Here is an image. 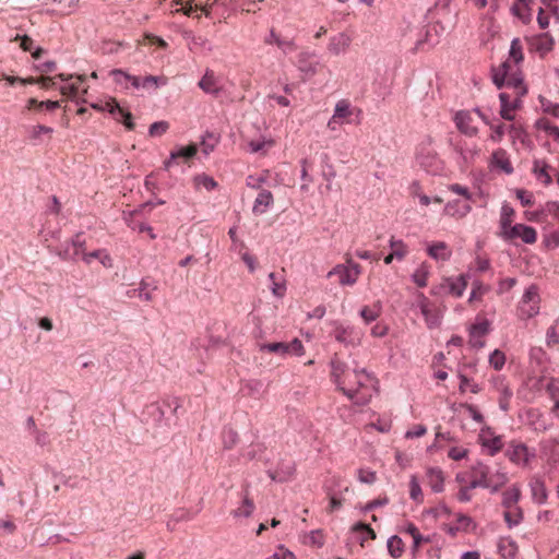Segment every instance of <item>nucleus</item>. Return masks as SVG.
<instances>
[{
    "label": "nucleus",
    "instance_id": "obj_22",
    "mask_svg": "<svg viewBox=\"0 0 559 559\" xmlns=\"http://www.w3.org/2000/svg\"><path fill=\"white\" fill-rule=\"evenodd\" d=\"M294 472H295V467L293 464H286V465L283 464L281 467H278L275 471L269 469L267 475L273 481L284 483V481H287L292 477Z\"/></svg>",
    "mask_w": 559,
    "mask_h": 559
},
{
    "label": "nucleus",
    "instance_id": "obj_56",
    "mask_svg": "<svg viewBox=\"0 0 559 559\" xmlns=\"http://www.w3.org/2000/svg\"><path fill=\"white\" fill-rule=\"evenodd\" d=\"M72 249L75 251L78 258L85 253V239L83 233H78L71 240Z\"/></svg>",
    "mask_w": 559,
    "mask_h": 559
},
{
    "label": "nucleus",
    "instance_id": "obj_16",
    "mask_svg": "<svg viewBox=\"0 0 559 559\" xmlns=\"http://www.w3.org/2000/svg\"><path fill=\"white\" fill-rule=\"evenodd\" d=\"M197 151L198 148L194 144L173 151L169 159L165 160L164 168L168 170L178 158H182L186 162L191 159L197 154Z\"/></svg>",
    "mask_w": 559,
    "mask_h": 559
},
{
    "label": "nucleus",
    "instance_id": "obj_44",
    "mask_svg": "<svg viewBox=\"0 0 559 559\" xmlns=\"http://www.w3.org/2000/svg\"><path fill=\"white\" fill-rule=\"evenodd\" d=\"M166 84L167 78L165 76L146 75L142 79L143 88H157L158 86Z\"/></svg>",
    "mask_w": 559,
    "mask_h": 559
},
{
    "label": "nucleus",
    "instance_id": "obj_43",
    "mask_svg": "<svg viewBox=\"0 0 559 559\" xmlns=\"http://www.w3.org/2000/svg\"><path fill=\"white\" fill-rule=\"evenodd\" d=\"M481 444L483 447L487 448L489 450V454L493 456L502 449V440L501 437L497 436L491 439H483L481 438Z\"/></svg>",
    "mask_w": 559,
    "mask_h": 559
},
{
    "label": "nucleus",
    "instance_id": "obj_24",
    "mask_svg": "<svg viewBox=\"0 0 559 559\" xmlns=\"http://www.w3.org/2000/svg\"><path fill=\"white\" fill-rule=\"evenodd\" d=\"M382 311V306L380 301H376L372 306H364L359 311V316L364 320L366 324H369L376 321Z\"/></svg>",
    "mask_w": 559,
    "mask_h": 559
},
{
    "label": "nucleus",
    "instance_id": "obj_17",
    "mask_svg": "<svg viewBox=\"0 0 559 559\" xmlns=\"http://www.w3.org/2000/svg\"><path fill=\"white\" fill-rule=\"evenodd\" d=\"M427 483L433 492H441L444 485L443 472L438 467H429L426 472Z\"/></svg>",
    "mask_w": 559,
    "mask_h": 559
},
{
    "label": "nucleus",
    "instance_id": "obj_29",
    "mask_svg": "<svg viewBox=\"0 0 559 559\" xmlns=\"http://www.w3.org/2000/svg\"><path fill=\"white\" fill-rule=\"evenodd\" d=\"M466 281L463 275L457 278H447V287L451 295L461 297L466 288Z\"/></svg>",
    "mask_w": 559,
    "mask_h": 559
},
{
    "label": "nucleus",
    "instance_id": "obj_33",
    "mask_svg": "<svg viewBox=\"0 0 559 559\" xmlns=\"http://www.w3.org/2000/svg\"><path fill=\"white\" fill-rule=\"evenodd\" d=\"M489 331V323L488 321H483L479 323H476L472 326L471 330V343L473 346L483 347L484 342L483 341H474L476 336H484Z\"/></svg>",
    "mask_w": 559,
    "mask_h": 559
},
{
    "label": "nucleus",
    "instance_id": "obj_28",
    "mask_svg": "<svg viewBox=\"0 0 559 559\" xmlns=\"http://www.w3.org/2000/svg\"><path fill=\"white\" fill-rule=\"evenodd\" d=\"M510 68V63L504 61L498 70H493L492 81L499 90L507 85Z\"/></svg>",
    "mask_w": 559,
    "mask_h": 559
},
{
    "label": "nucleus",
    "instance_id": "obj_61",
    "mask_svg": "<svg viewBox=\"0 0 559 559\" xmlns=\"http://www.w3.org/2000/svg\"><path fill=\"white\" fill-rule=\"evenodd\" d=\"M449 190L453 193L464 197L465 201H472V199H473V195L469 193L468 189L459 183L450 185Z\"/></svg>",
    "mask_w": 559,
    "mask_h": 559
},
{
    "label": "nucleus",
    "instance_id": "obj_39",
    "mask_svg": "<svg viewBox=\"0 0 559 559\" xmlns=\"http://www.w3.org/2000/svg\"><path fill=\"white\" fill-rule=\"evenodd\" d=\"M503 516L508 527L512 528L513 526L521 523V521L523 520V512L520 507H515L514 512L511 510H507Z\"/></svg>",
    "mask_w": 559,
    "mask_h": 559
},
{
    "label": "nucleus",
    "instance_id": "obj_63",
    "mask_svg": "<svg viewBox=\"0 0 559 559\" xmlns=\"http://www.w3.org/2000/svg\"><path fill=\"white\" fill-rule=\"evenodd\" d=\"M224 445L226 449L233 448L237 442V432L233 429H228L224 431Z\"/></svg>",
    "mask_w": 559,
    "mask_h": 559
},
{
    "label": "nucleus",
    "instance_id": "obj_12",
    "mask_svg": "<svg viewBox=\"0 0 559 559\" xmlns=\"http://www.w3.org/2000/svg\"><path fill=\"white\" fill-rule=\"evenodd\" d=\"M439 25L432 24L428 25L425 31L424 38H419L416 41L415 48L417 50H424L426 46L428 48L433 47L439 43V32H438Z\"/></svg>",
    "mask_w": 559,
    "mask_h": 559
},
{
    "label": "nucleus",
    "instance_id": "obj_7",
    "mask_svg": "<svg viewBox=\"0 0 559 559\" xmlns=\"http://www.w3.org/2000/svg\"><path fill=\"white\" fill-rule=\"evenodd\" d=\"M417 305L429 329L436 328L440 324L439 312L432 308L431 302L423 293L417 295Z\"/></svg>",
    "mask_w": 559,
    "mask_h": 559
},
{
    "label": "nucleus",
    "instance_id": "obj_40",
    "mask_svg": "<svg viewBox=\"0 0 559 559\" xmlns=\"http://www.w3.org/2000/svg\"><path fill=\"white\" fill-rule=\"evenodd\" d=\"M507 86L520 88L521 91L519 93V96H524L527 93V88L524 86V83H523V78H522L521 73H518V72H515V73L509 72V76L507 80Z\"/></svg>",
    "mask_w": 559,
    "mask_h": 559
},
{
    "label": "nucleus",
    "instance_id": "obj_25",
    "mask_svg": "<svg viewBox=\"0 0 559 559\" xmlns=\"http://www.w3.org/2000/svg\"><path fill=\"white\" fill-rule=\"evenodd\" d=\"M312 55L301 52L298 56V69L306 75H314L317 73L318 62L311 61Z\"/></svg>",
    "mask_w": 559,
    "mask_h": 559
},
{
    "label": "nucleus",
    "instance_id": "obj_1",
    "mask_svg": "<svg viewBox=\"0 0 559 559\" xmlns=\"http://www.w3.org/2000/svg\"><path fill=\"white\" fill-rule=\"evenodd\" d=\"M431 138H428L419 145L416 159L420 167H423L427 173L436 175L441 171L442 162L437 152L431 147Z\"/></svg>",
    "mask_w": 559,
    "mask_h": 559
},
{
    "label": "nucleus",
    "instance_id": "obj_9",
    "mask_svg": "<svg viewBox=\"0 0 559 559\" xmlns=\"http://www.w3.org/2000/svg\"><path fill=\"white\" fill-rule=\"evenodd\" d=\"M358 273H359L358 264H355L353 270L347 269L343 264H337L335 267H333L328 273V277L332 278L334 276H337L338 283L341 285H353L357 281Z\"/></svg>",
    "mask_w": 559,
    "mask_h": 559
},
{
    "label": "nucleus",
    "instance_id": "obj_53",
    "mask_svg": "<svg viewBox=\"0 0 559 559\" xmlns=\"http://www.w3.org/2000/svg\"><path fill=\"white\" fill-rule=\"evenodd\" d=\"M472 472L476 478L488 480L490 478V471L487 465L481 462H477L473 467Z\"/></svg>",
    "mask_w": 559,
    "mask_h": 559
},
{
    "label": "nucleus",
    "instance_id": "obj_26",
    "mask_svg": "<svg viewBox=\"0 0 559 559\" xmlns=\"http://www.w3.org/2000/svg\"><path fill=\"white\" fill-rule=\"evenodd\" d=\"M548 167L549 166L545 160L539 159H536L533 165V173L545 186H549L552 182V178L548 174Z\"/></svg>",
    "mask_w": 559,
    "mask_h": 559
},
{
    "label": "nucleus",
    "instance_id": "obj_31",
    "mask_svg": "<svg viewBox=\"0 0 559 559\" xmlns=\"http://www.w3.org/2000/svg\"><path fill=\"white\" fill-rule=\"evenodd\" d=\"M499 99H500V105H501L500 116L504 120H509V121L513 120L514 116L511 114V111L516 109V105H511L510 96L507 93H500Z\"/></svg>",
    "mask_w": 559,
    "mask_h": 559
},
{
    "label": "nucleus",
    "instance_id": "obj_2",
    "mask_svg": "<svg viewBox=\"0 0 559 559\" xmlns=\"http://www.w3.org/2000/svg\"><path fill=\"white\" fill-rule=\"evenodd\" d=\"M332 325L334 326L333 336L337 342L352 347L360 345L364 333L358 328L344 325L338 321H333Z\"/></svg>",
    "mask_w": 559,
    "mask_h": 559
},
{
    "label": "nucleus",
    "instance_id": "obj_21",
    "mask_svg": "<svg viewBox=\"0 0 559 559\" xmlns=\"http://www.w3.org/2000/svg\"><path fill=\"white\" fill-rule=\"evenodd\" d=\"M530 486L533 499L539 504L545 503L547 500V490L544 480L539 477H534Z\"/></svg>",
    "mask_w": 559,
    "mask_h": 559
},
{
    "label": "nucleus",
    "instance_id": "obj_15",
    "mask_svg": "<svg viewBox=\"0 0 559 559\" xmlns=\"http://www.w3.org/2000/svg\"><path fill=\"white\" fill-rule=\"evenodd\" d=\"M352 38L346 33H338L330 39L328 49L331 53L337 56L345 52L349 47Z\"/></svg>",
    "mask_w": 559,
    "mask_h": 559
},
{
    "label": "nucleus",
    "instance_id": "obj_47",
    "mask_svg": "<svg viewBox=\"0 0 559 559\" xmlns=\"http://www.w3.org/2000/svg\"><path fill=\"white\" fill-rule=\"evenodd\" d=\"M390 248L397 260L405 258L407 253L406 245L402 240L390 239Z\"/></svg>",
    "mask_w": 559,
    "mask_h": 559
},
{
    "label": "nucleus",
    "instance_id": "obj_60",
    "mask_svg": "<svg viewBox=\"0 0 559 559\" xmlns=\"http://www.w3.org/2000/svg\"><path fill=\"white\" fill-rule=\"evenodd\" d=\"M508 481V476H499V481H493V478H489L486 480L488 486H484V488L490 489L492 493L498 492L499 489L504 486Z\"/></svg>",
    "mask_w": 559,
    "mask_h": 559
},
{
    "label": "nucleus",
    "instance_id": "obj_50",
    "mask_svg": "<svg viewBox=\"0 0 559 559\" xmlns=\"http://www.w3.org/2000/svg\"><path fill=\"white\" fill-rule=\"evenodd\" d=\"M546 342L547 345L559 344V318L547 330Z\"/></svg>",
    "mask_w": 559,
    "mask_h": 559
},
{
    "label": "nucleus",
    "instance_id": "obj_32",
    "mask_svg": "<svg viewBox=\"0 0 559 559\" xmlns=\"http://www.w3.org/2000/svg\"><path fill=\"white\" fill-rule=\"evenodd\" d=\"M429 274H430V266L424 262L413 273L412 280L418 287H426Z\"/></svg>",
    "mask_w": 559,
    "mask_h": 559
},
{
    "label": "nucleus",
    "instance_id": "obj_8",
    "mask_svg": "<svg viewBox=\"0 0 559 559\" xmlns=\"http://www.w3.org/2000/svg\"><path fill=\"white\" fill-rule=\"evenodd\" d=\"M347 377H353L355 379V386L349 388V389L357 390L355 392L353 401H355V403L358 405L367 404L368 397H366V396L358 397V393L361 388H365L372 382L371 376L365 369H361V370L354 369L350 373L347 374Z\"/></svg>",
    "mask_w": 559,
    "mask_h": 559
},
{
    "label": "nucleus",
    "instance_id": "obj_46",
    "mask_svg": "<svg viewBox=\"0 0 559 559\" xmlns=\"http://www.w3.org/2000/svg\"><path fill=\"white\" fill-rule=\"evenodd\" d=\"M495 159V164L500 167L504 173L511 174L513 171V167L508 158L504 157L503 151L495 152L492 155Z\"/></svg>",
    "mask_w": 559,
    "mask_h": 559
},
{
    "label": "nucleus",
    "instance_id": "obj_13",
    "mask_svg": "<svg viewBox=\"0 0 559 559\" xmlns=\"http://www.w3.org/2000/svg\"><path fill=\"white\" fill-rule=\"evenodd\" d=\"M507 455L516 464H527L530 461L528 448L524 443H511L507 451Z\"/></svg>",
    "mask_w": 559,
    "mask_h": 559
},
{
    "label": "nucleus",
    "instance_id": "obj_14",
    "mask_svg": "<svg viewBox=\"0 0 559 559\" xmlns=\"http://www.w3.org/2000/svg\"><path fill=\"white\" fill-rule=\"evenodd\" d=\"M199 87L206 94L217 96L221 92L217 79L212 70H206L202 79L198 83Z\"/></svg>",
    "mask_w": 559,
    "mask_h": 559
},
{
    "label": "nucleus",
    "instance_id": "obj_48",
    "mask_svg": "<svg viewBox=\"0 0 559 559\" xmlns=\"http://www.w3.org/2000/svg\"><path fill=\"white\" fill-rule=\"evenodd\" d=\"M260 350H267L281 356L287 354V345L284 342H275L260 345Z\"/></svg>",
    "mask_w": 559,
    "mask_h": 559
},
{
    "label": "nucleus",
    "instance_id": "obj_11",
    "mask_svg": "<svg viewBox=\"0 0 559 559\" xmlns=\"http://www.w3.org/2000/svg\"><path fill=\"white\" fill-rule=\"evenodd\" d=\"M472 210L469 201L453 200L449 201L444 206V213L452 217L462 218Z\"/></svg>",
    "mask_w": 559,
    "mask_h": 559
},
{
    "label": "nucleus",
    "instance_id": "obj_55",
    "mask_svg": "<svg viewBox=\"0 0 559 559\" xmlns=\"http://www.w3.org/2000/svg\"><path fill=\"white\" fill-rule=\"evenodd\" d=\"M169 128V123L167 121H156L152 123L148 128V134L151 136H160L163 135Z\"/></svg>",
    "mask_w": 559,
    "mask_h": 559
},
{
    "label": "nucleus",
    "instance_id": "obj_27",
    "mask_svg": "<svg viewBox=\"0 0 559 559\" xmlns=\"http://www.w3.org/2000/svg\"><path fill=\"white\" fill-rule=\"evenodd\" d=\"M521 498V490L518 486H512L502 493V506L507 510H511L516 506Z\"/></svg>",
    "mask_w": 559,
    "mask_h": 559
},
{
    "label": "nucleus",
    "instance_id": "obj_34",
    "mask_svg": "<svg viewBox=\"0 0 559 559\" xmlns=\"http://www.w3.org/2000/svg\"><path fill=\"white\" fill-rule=\"evenodd\" d=\"M254 511V503L252 499L248 497L246 493L242 499V503L240 507L235 509L231 513L235 518H249Z\"/></svg>",
    "mask_w": 559,
    "mask_h": 559
},
{
    "label": "nucleus",
    "instance_id": "obj_6",
    "mask_svg": "<svg viewBox=\"0 0 559 559\" xmlns=\"http://www.w3.org/2000/svg\"><path fill=\"white\" fill-rule=\"evenodd\" d=\"M507 239L521 238L525 243H534L537 239V233L534 227L524 224H515L503 231Z\"/></svg>",
    "mask_w": 559,
    "mask_h": 559
},
{
    "label": "nucleus",
    "instance_id": "obj_52",
    "mask_svg": "<svg viewBox=\"0 0 559 559\" xmlns=\"http://www.w3.org/2000/svg\"><path fill=\"white\" fill-rule=\"evenodd\" d=\"M409 496L416 502H419V501L423 500L421 488H420V485H419L416 476H412V478H411V481H409Z\"/></svg>",
    "mask_w": 559,
    "mask_h": 559
},
{
    "label": "nucleus",
    "instance_id": "obj_59",
    "mask_svg": "<svg viewBox=\"0 0 559 559\" xmlns=\"http://www.w3.org/2000/svg\"><path fill=\"white\" fill-rule=\"evenodd\" d=\"M377 479L376 473L370 469H358V480L364 484H373Z\"/></svg>",
    "mask_w": 559,
    "mask_h": 559
},
{
    "label": "nucleus",
    "instance_id": "obj_35",
    "mask_svg": "<svg viewBox=\"0 0 559 559\" xmlns=\"http://www.w3.org/2000/svg\"><path fill=\"white\" fill-rule=\"evenodd\" d=\"M60 107V103L58 100H37L36 98H29L27 102V108L32 109H46L49 111L56 110Z\"/></svg>",
    "mask_w": 559,
    "mask_h": 559
},
{
    "label": "nucleus",
    "instance_id": "obj_54",
    "mask_svg": "<svg viewBox=\"0 0 559 559\" xmlns=\"http://www.w3.org/2000/svg\"><path fill=\"white\" fill-rule=\"evenodd\" d=\"M271 37H274V43L277 45L278 48L286 51H293L296 49L295 43L293 40H286L282 39L274 29H271Z\"/></svg>",
    "mask_w": 559,
    "mask_h": 559
},
{
    "label": "nucleus",
    "instance_id": "obj_19",
    "mask_svg": "<svg viewBox=\"0 0 559 559\" xmlns=\"http://www.w3.org/2000/svg\"><path fill=\"white\" fill-rule=\"evenodd\" d=\"M109 111L114 116V118L117 121L123 123V126L128 130H133L135 128V123L133 122L132 114L130 111L126 110L124 108L120 107L119 104L116 103L114 106H111Z\"/></svg>",
    "mask_w": 559,
    "mask_h": 559
},
{
    "label": "nucleus",
    "instance_id": "obj_4",
    "mask_svg": "<svg viewBox=\"0 0 559 559\" xmlns=\"http://www.w3.org/2000/svg\"><path fill=\"white\" fill-rule=\"evenodd\" d=\"M449 143L453 151L457 154L459 164L462 167H467L471 165L476 156L479 154V148L477 145H469L466 141L462 139H450Z\"/></svg>",
    "mask_w": 559,
    "mask_h": 559
},
{
    "label": "nucleus",
    "instance_id": "obj_18",
    "mask_svg": "<svg viewBox=\"0 0 559 559\" xmlns=\"http://www.w3.org/2000/svg\"><path fill=\"white\" fill-rule=\"evenodd\" d=\"M273 201L272 192L269 190H262L254 200L252 212L255 215L264 214L267 207L273 204Z\"/></svg>",
    "mask_w": 559,
    "mask_h": 559
},
{
    "label": "nucleus",
    "instance_id": "obj_3",
    "mask_svg": "<svg viewBox=\"0 0 559 559\" xmlns=\"http://www.w3.org/2000/svg\"><path fill=\"white\" fill-rule=\"evenodd\" d=\"M539 296H538V287L536 285L528 286L521 299V305L519 307L520 317L522 319H530L538 313Z\"/></svg>",
    "mask_w": 559,
    "mask_h": 559
},
{
    "label": "nucleus",
    "instance_id": "obj_42",
    "mask_svg": "<svg viewBox=\"0 0 559 559\" xmlns=\"http://www.w3.org/2000/svg\"><path fill=\"white\" fill-rule=\"evenodd\" d=\"M513 215H514V210L509 204H503L501 207V219H500V224H501L503 231H506L507 229L512 227L511 223H512Z\"/></svg>",
    "mask_w": 559,
    "mask_h": 559
},
{
    "label": "nucleus",
    "instance_id": "obj_37",
    "mask_svg": "<svg viewBox=\"0 0 559 559\" xmlns=\"http://www.w3.org/2000/svg\"><path fill=\"white\" fill-rule=\"evenodd\" d=\"M352 112L350 104L346 99H342L336 103L333 115L334 118L343 122L344 119L352 116Z\"/></svg>",
    "mask_w": 559,
    "mask_h": 559
},
{
    "label": "nucleus",
    "instance_id": "obj_30",
    "mask_svg": "<svg viewBox=\"0 0 559 559\" xmlns=\"http://www.w3.org/2000/svg\"><path fill=\"white\" fill-rule=\"evenodd\" d=\"M554 39L548 33L540 34L534 39V47L542 55L550 51L554 48Z\"/></svg>",
    "mask_w": 559,
    "mask_h": 559
},
{
    "label": "nucleus",
    "instance_id": "obj_51",
    "mask_svg": "<svg viewBox=\"0 0 559 559\" xmlns=\"http://www.w3.org/2000/svg\"><path fill=\"white\" fill-rule=\"evenodd\" d=\"M509 55L515 63H519L523 60L522 45L519 38H514L511 41Z\"/></svg>",
    "mask_w": 559,
    "mask_h": 559
},
{
    "label": "nucleus",
    "instance_id": "obj_5",
    "mask_svg": "<svg viewBox=\"0 0 559 559\" xmlns=\"http://www.w3.org/2000/svg\"><path fill=\"white\" fill-rule=\"evenodd\" d=\"M348 373L345 362L341 361L336 356L331 359V377L333 378V381L336 383L340 391H342L349 400H354V395L357 390L346 389V381L343 380V378Z\"/></svg>",
    "mask_w": 559,
    "mask_h": 559
},
{
    "label": "nucleus",
    "instance_id": "obj_45",
    "mask_svg": "<svg viewBox=\"0 0 559 559\" xmlns=\"http://www.w3.org/2000/svg\"><path fill=\"white\" fill-rule=\"evenodd\" d=\"M56 253L66 261H75L78 259L75 251L72 249V242L60 246L56 249Z\"/></svg>",
    "mask_w": 559,
    "mask_h": 559
},
{
    "label": "nucleus",
    "instance_id": "obj_38",
    "mask_svg": "<svg viewBox=\"0 0 559 559\" xmlns=\"http://www.w3.org/2000/svg\"><path fill=\"white\" fill-rule=\"evenodd\" d=\"M498 549L503 559H514L518 552V546L512 540L501 542Z\"/></svg>",
    "mask_w": 559,
    "mask_h": 559
},
{
    "label": "nucleus",
    "instance_id": "obj_41",
    "mask_svg": "<svg viewBox=\"0 0 559 559\" xmlns=\"http://www.w3.org/2000/svg\"><path fill=\"white\" fill-rule=\"evenodd\" d=\"M218 141H219L218 135L211 133V132H206L205 135L202 138V142H201L203 153L205 155H207L211 152H213V150L217 145Z\"/></svg>",
    "mask_w": 559,
    "mask_h": 559
},
{
    "label": "nucleus",
    "instance_id": "obj_64",
    "mask_svg": "<svg viewBox=\"0 0 559 559\" xmlns=\"http://www.w3.org/2000/svg\"><path fill=\"white\" fill-rule=\"evenodd\" d=\"M186 38L189 39L190 49L203 47L207 43V40L204 37L195 36L192 33H188Z\"/></svg>",
    "mask_w": 559,
    "mask_h": 559
},
{
    "label": "nucleus",
    "instance_id": "obj_20",
    "mask_svg": "<svg viewBox=\"0 0 559 559\" xmlns=\"http://www.w3.org/2000/svg\"><path fill=\"white\" fill-rule=\"evenodd\" d=\"M352 533L355 535L357 540H359L362 547L365 546V542L376 538L374 531L370 527V525L362 522L354 524L352 527Z\"/></svg>",
    "mask_w": 559,
    "mask_h": 559
},
{
    "label": "nucleus",
    "instance_id": "obj_62",
    "mask_svg": "<svg viewBox=\"0 0 559 559\" xmlns=\"http://www.w3.org/2000/svg\"><path fill=\"white\" fill-rule=\"evenodd\" d=\"M85 480V477L68 476L63 479V485L71 489H78L82 486V483H84Z\"/></svg>",
    "mask_w": 559,
    "mask_h": 559
},
{
    "label": "nucleus",
    "instance_id": "obj_36",
    "mask_svg": "<svg viewBox=\"0 0 559 559\" xmlns=\"http://www.w3.org/2000/svg\"><path fill=\"white\" fill-rule=\"evenodd\" d=\"M388 551L391 557L400 558L404 551V543L402 538L394 535L388 539Z\"/></svg>",
    "mask_w": 559,
    "mask_h": 559
},
{
    "label": "nucleus",
    "instance_id": "obj_57",
    "mask_svg": "<svg viewBox=\"0 0 559 559\" xmlns=\"http://www.w3.org/2000/svg\"><path fill=\"white\" fill-rule=\"evenodd\" d=\"M540 104H542L543 110L546 114L551 115L552 117L559 119V104L551 103L550 100H548L544 97H540Z\"/></svg>",
    "mask_w": 559,
    "mask_h": 559
},
{
    "label": "nucleus",
    "instance_id": "obj_23",
    "mask_svg": "<svg viewBox=\"0 0 559 559\" xmlns=\"http://www.w3.org/2000/svg\"><path fill=\"white\" fill-rule=\"evenodd\" d=\"M428 254L435 260L447 261L451 258V250L445 242L439 241L428 247Z\"/></svg>",
    "mask_w": 559,
    "mask_h": 559
},
{
    "label": "nucleus",
    "instance_id": "obj_58",
    "mask_svg": "<svg viewBox=\"0 0 559 559\" xmlns=\"http://www.w3.org/2000/svg\"><path fill=\"white\" fill-rule=\"evenodd\" d=\"M194 181L198 186L204 187L207 191L213 190L217 186V182L212 177L206 175L197 176Z\"/></svg>",
    "mask_w": 559,
    "mask_h": 559
},
{
    "label": "nucleus",
    "instance_id": "obj_10",
    "mask_svg": "<svg viewBox=\"0 0 559 559\" xmlns=\"http://www.w3.org/2000/svg\"><path fill=\"white\" fill-rule=\"evenodd\" d=\"M472 115L467 110H460L454 116V122L459 131L467 136H475L478 129L472 124Z\"/></svg>",
    "mask_w": 559,
    "mask_h": 559
},
{
    "label": "nucleus",
    "instance_id": "obj_49",
    "mask_svg": "<svg viewBox=\"0 0 559 559\" xmlns=\"http://www.w3.org/2000/svg\"><path fill=\"white\" fill-rule=\"evenodd\" d=\"M489 364L495 370H501L506 364V355L501 350L495 349L489 356Z\"/></svg>",
    "mask_w": 559,
    "mask_h": 559
}]
</instances>
